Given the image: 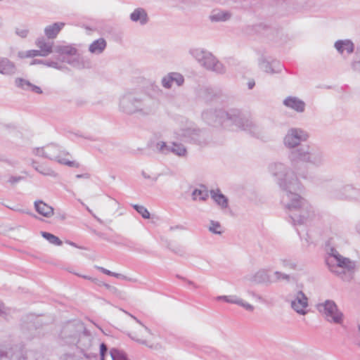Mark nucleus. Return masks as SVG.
Listing matches in <instances>:
<instances>
[{"mask_svg": "<svg viewBox=\"0 0 360 360\" xmlns=\"http://www.w3.org/2000/svg\"><path fill=\"white\" fill-rule=\"evenodd\" d=\"M311 164L309 159H292L291 167L280 162L270 166L271 173L276 177L278 184L283 191L282 203L300 195L297 192L302 189V185L297 175L307 178V169Z\"/></svg>", "mask_w": 360, "mask_h": 360, "instance_id": "nucleus-1", "label": "nucleus"}, {"mask_svg": "<svg viewBox=\"0 0 360 360\" xmlns=\"http://www.w3.org/2000/svg\"><path fill=\"white\" fill-rule=\"evenodd\" d=\"M288 210L289 217L294 225L305 224L315 215L314 210L309 202L300 195L282 203Z\"/></svg>", "mask_w": 360, "mask_h": 360, "instance_id": "nucleus-2", "label": "nucleus"}, {"mask_svg": "<svg viewBox=\"0 0 360 360\" xmlns=\"http://www.w3.org/2000/svg\"><path fill=\"white\" fill-rule=\"evenodd\" d=\"M124 313L130 316L136 322L139 324V326L134 327L129 333L128 335L133 340L139 342V344L146 345L150 349H158L161 348V345L160 344H150L149 342L146 339L147 335H153V333L151 330L146 326L140 320H139L136 317L129 314V312L122 310Z\"/></svg>", "mask_w": 360, "mask_h": 360, "instance_id": "nucleus-3", "label": "nucleus"}, {"mask_svg": "<svg viewBox=\"0 0 360 360\" xmlns=\"http://www.w3.org/2000/svg\"><path fill=\"white\" fill-rule=\"evenodd\" d=\"M329 255L330 257L327 259V264L331 271L337 274H345V270L350 271L354 269V262L340 255L335 249L331 248Z\"/></svg>", "mask_w": 360, "mask_h": 360, "instance_id": "nucleus-4", "label": "nucleus"}, {"mask_svg": "<svg viewBox=\"0 0 360 360\" xmlns=\"http://www.w3.org/2000/svg\"><path fill=\"white\" fill-rule=\"evenodd\" d=\"M74 345L77 346L86 359H90L96 356V344L93 336L86 328L85 332H83L79 336Z\"/></svg>", "mask_w": 360, "mask_h": 360, "instance_id": "nucleus-5", "label": "nucleus"}, {"mask_svg": "<svg viewBox=\"0 0 360 360\" xmlns=\"http://www.w3.org/2000/svg\"><path fill=\"white\" fill-rule=\"evenodd\" d=\"M318 310L325 315V319L327 321L336 324L342 323L344 315L339 310L334 301L328 300L323 303L319 304L318 305Z\"/></svg>", "mask_w": 360, "mask_h": 360, "instance_id": "nucleus-6", "label": "nucleus"}, {"mask_svg": "<svg viewBox=\"0 0 360 360\" xmlns=\"http://www.w3.org/2000/svg\"><path fill=\"white\" fill-rule=\"evenodd\" d=\"M86 327L79 321L67 323L62 328L60 336L68 344H75L79 336L85 332Z\"/></svg>", "mask_w": 360, "mask_h": 360, "instance_id": "nucleus-7", "label": "nucleus"}, {"mask_svg": "<svg viewBox=\"0 0 360 360\" xmlns=\"http://www.w3.org/2000/svg\"><path fill=\"white\" fill-rule=\"evenodd\" d=\"M0 360H26L22 347L17 345H0Z\"/></svg>", "mask_w": 360, "mask_h": 360, "instance_id": "nucleus-8", "label": "nucleus"}, {"mask_svg": "<svg viewBox=\"0 0 360 360\" xmlns=\"http://www.w3.org/2000/svg\"><path fill=\"white\" fill-rule=\"evenodd\" d=\"M308 139V134L302 129H291L284 139V143L289 148L298 146L302 141Z\"/></svg>", "mask_w": 360, "mask_h": 360, "instance_id": "nucleus-9", "label": "nucleus"}, {"mask_svg": "<svg viewBox=\"0 0 360 360\" xmlns=\"http://www.w3.org/2000/svg\"><path fill=\"white\" fill-rule=\"evenodd\" d=\"M308 306V298L302 290L297 292L291 301V307L299 314L305 315L308 312L306 309Z\"/></svg>", "mask_w": 360, "mask_h": 360, "instance_id": "nucleus-10", "label": "nucleus"}, {"mask_svg": "<svg viewBox=\"0 0 360 360\" xmlns=\"http://www.w3.org/2000/svg\"><path fill=\"white\" fill-rule=\"evenodd\" d=\"M248 280L255 284H261L264 283H271L272 281L269 278L268 270L265 269H259L254 274L248 276Z\"/></svg>", "mask_w": 360, "mask_h": 360, "instance_id": "nucleus-11", "label": "nucleus"}, {"mask_svg": "<svg viewBox=\"0 0 360 360\" xmlns=\"http://www.w3.org/2000/svg\"><path fill=\"white\" fill-rule=\"evenodd\" d=\"M211 198L221 208L226 209L229 206L228 198L221 193L219 189L210 191Z\"/></svg>", "mask_w": 360, "mask_h": 360, "instance_id": "nucleus-12", "label": "nucleus"}, {"mask_svg": "<svg viewBox=\"0 0 360 360\" xmlns=\"http://www.w3.org/2000/svg\"><path fill=\"white\" fill-rule=\"evenodd\" d=\"M34 207L37 212L46 217H50L53 214V208L41 200L36 201Z\"/></svg>", "mask_w": 360, "mask_h": 360, "instance_id": "nucleus-13", "label": "nucleus"}, {"mask_svg": "<svg viewBox=\"0 0 360 360\" xmlns=\"http://www.w3.org/2000/svg\"><path fill=\"white\" fill-rule=\"evenodd\" d=\"M64 25L65 23L63 22H56L51 25L47 26L44 30L46 37L49 39L56 38Z\"/></svg>", "mask_w": 360, "mask_h": 360, "instance_id": "nucleus-14", "label": "nucleus"}, {"mask_svg": "<svg viewBox=\"0 0 360 360\" xmlns=\"http://www.w3.org/2000/svg\"><path fill=\"white\" fill-rule=\"evenodd\" d=\"M284 104L286 106L291 108L297 112H302L304 109V103L302 101L293 97L287 98L284 101Z\"/></svg>", "mask_w": 360, "mask_h": 360, "instance_id": "nucleus-15", "label": "nucleus"}, {"mask_svg": "<svg viewBox=\"0 0 360 360\" xmlns=\"http://www.w3.org/2000/svg\"><path fill=\"white\" fill-rule=\"evenodd\" d=\"M335 48L341 53L344 52L352 53L354 49V45L350 41H338L335 44Z\"/></svg>", "mask_w": 360, "mask_h": 360, "instance_id": "nucleus-16", "label": "nucleus"}, {"mask_svg": "<svg viewBox=\"0 0 360 360\" xmlns=\"http://www.w3.org/2000/svg\"><path fill=\"white\" fill-rule=\"evenodd\" d=\"M344 193L347 194V197L352 200H360V190H358L351 185H347L343 188Z\"/></svg>", "mask_w": 360, "mask_h": 360, "instance_id": "nucleus-17", "label": "nucleus"}, {"mask_svg": "<svg viewBox=\"0 0 360 360\" xmlns=\"http://www.w3.org/2000/svg\"><path fill=\"white\" fill-rule=\"evenodd\" d=\"M36 45L41 52H46V56L49 55L53 50V43L46 41L44 39H39L36 41Z\"/></svg>", "mask_w": 360, "mask_h": 360, "instance_id": "nucleus-18", "label": "nucleus"}, {"mask_svg": "<svg viewBox=\"0 0 360 360\" xmlns=\"http://www.w3.org/2000/svg\"><path fill=\"white\" fill-rule=\"evenodd\" d=\"M106 46V42L103 39H99L94 41L89 46V51L91 53H101Z\"/></svg>", "mask_w": 360, "mask_h": 360, "instance_id": "nucleus-19", "label": "nucleus"}, {"mask_svg": "<svg viewBox=\"0 0 360 360\" xmlns=\"http://www.w3.org/2000/svg\"><path fill=\"white\" fill-rule=\"evenodd\" d=\"M131 19L133 21L140 20L141 23H146L147 21V14L143 9L137 8L131 14Z\"/></svg>", "mask_w": 360, "mask_h": 360, "instance_id": "nucleus-20", "label": "nucleus"}, {"mask_svg": "<svg viewBox=\"0 0 360 360\" xmlns=\"http://www.w3.org/2000/svg\"><path fill=\"white\" fill-rule=\"evenodd\" d=\"M19 58L23 59V58H34L37 56H41L45 57L46 56V52H41V50H30L27 51H22L18 53Z\"/></svg>", "mask_w": 360, "mask_h": 360, "instance_id": "nucleus-21", "label": "nucleus"}, {"mask_svg": "<svg viewBox=\"0 0 360 360\" xmlns=\"http://www.w3.org/2000/svg\"><path fill=\"white\" fill-rule=\"evenodd\" d=\"M41 236L51 244L55 245H61L63 244L62 240L58 237L52 233L42 231Z\"/></svg>", "mask_w": 360, "mask_h": 360, "instance_id": "nucleus-22", "label": "nucleus"}, {"mask_svg": "<svg viewBox=\"0 0 360 360\" xmlns=\"http://www.w3.org/2000/svg\"><path fill=\"white\" fill-rule=\"evenodd\" d=\"M56 51L61 55L66 54L70 56L75 55L77 53L76 49L70 45L58 46Z\"/></svg>", "mask_w": 360, "mask_h": 360, "instance_id": "nucleus-23", "label": "nucleus"}, {"mask_svg": "<svg viewBox=\"0 0 360 360\" xmlns=\"http://www.w3.org/2000/svg\"><path fill=\"white\" fill-rule=\"evenodd\" d=\"M37 162L34 160L32 161V165L37 171L44 175L56 176V173L50 169H47L41 165H37Z\"/></svg>", "mask_w": 360, "mask_h": 360, "instance_id": "nucleus-24", "label": "nucleus"}, {"mask_svg": "<svg viewBox=\"0 0 360 360\" xmlns=\"http://www.w3.org/2000/svg\"><path fill=\"white\" fill-rule=\"evenodd\" d=\"M197 196L199 197L200 200L205 201L208 198V192L205 190L195 189L192 193L193 200H195Z\"/></svg>", "mask_w": 360, "mask_h": 360, "instance_id": "nucleus-25", "label": "nucleus"}, {"mask_svg": "<svg viewBox=\"0 0 360 360\" xmlns=\"http://www.w3.org/2000/svg\"><path fill=\"white\" fill-rule=\"evenodd\" d=\"M112 360H128L126 355L119 349L112 348L110 351Z\"/></svg>", "mask_w": 360, "mask_h": 360, "instance_id": "nucleus-26", "label": "nucleus"}, {"mask_svg": "<svg viewBox=\"0 0 360 360\" xmlns=\"http://www.w3.org/2000/svg\"><path fill=\"white\" fill-rule=\"evenodd\" d=\"M18 85L22 86V87H25V86H29L30 87V89L37 93V94H41L42 93V91L40 87L37 86H35V85H32L29 82L27 81H25L22 79H18Z\"/></svg>", "mask_w": 360, "mask_h": 360, "instance_id": "nucleus-27", "label": "nucleus"}, {"mask_svg": "<svg viewBox=\"0 0 360 360\" xmlns=\"http://www.w3.org/2000/svg\"><path fill=\"white\" fill-rule=\"evenodd\" d=\"M221 226L219 221H210V225L209 226V231L214 234L221 235L222 231H221Z\"/></svg>", "mask_w": 360, "mask_h": 360, "instance_id": "nucleus-28", "label": "nucleus"}, {"mask_svg": "<svg viewBox=\"0 0 360 360\" xmlns=\"http://www.w3.org/2000/svg\"><path fill=\"white\" fill-rule=\"evenodd\" d=\"M132 206L134 209L142 216L143 218L149 219L150 217L149 212L144 206L139 205H133Z\"/></svg>", "mask_w": 360, "mask_h": 360, "instance_id": "nucleus-29", "label": "nucleus"}, {"mask_svg": "<svg viewBox=\"0 0 360 360\" xmlns=\"http://www.w3.org/2000/svg\"><path fill=\"white\" fill-rule=\"evenodd\" d=\"M281 263L284 268L291 270L297 269V264L291 259H283L281 260Z\"/></svg>", "mask_w": 360, "mask_h": 360, "instance_id": "nucleus-30", "label": "nucleus"}, {"mask_svg": "<svg viewBox=\"0 0 360 360\" xmlns=\"http://www.w3.org/2000/svg\"><path fill=\"white\" fill-rule=\"evenodd\" d=\"M274 275L275 276V279L274 281H271L273 282H278L281 280H285L286 281H290V276L288 274H283L281 271H276L274 273Z\"/></svg>", "mask_w": 360, "mask_h": 360, "instance_id": "nucleus-31", "label": "nucleus"}, {"mask_svg": "<svg viewBox=\"0 0 360 360\" xmlns=\"http://www.w3.org/2000/svg\"><path fill=\"white\" fill-rule=\"evenodd\" d=\"M58 162L61 165H65L70 167H79V163L76 160H69L68 159H58Z\"/></svg>", "mask_w": 360, "mask_h": 360, "instance_id": "nucleus-32", "label": "nucleus"}, {"mask_svg": "<svg viewBox=\"0 0 360 360\" xmlns=\"http://www.w3.org/2000/svg\"><path fill=\"white\" fill-rule=\"evenodd\" d=\"M4 67L0 65V72L3 74H8L13 69V65L8 61L4 62Z\"/></svg>", "mask_w": 360, "mask_h": 360, "instance_id": "nucleus-33", "label": "nucleus"}, {"mask_svg": "<svg viewBox=\"0 0 360 360\" xmlns=\"http://www.w3.org/2000/svg\"><path fill=\"white\" fill-rule=\"evenodd\" d=\"M103 286L105 287V288L108 289L112 294L119 297H121L122 292L119 290L116 287L110 285L108 283L103 284Z\"/></svg>", "mask_w": 360, "mask_h": 360, "instance_id": "nucleus-34", "label": "nucleus"}, {"mask_svg": "<svg viewBox=\"0 0 360 360\" xmlns=\"http://www.w3.org/2000/svg\"><path fill=\"white\" fill-rule=\"evenodd\" d=\"M170 76L172 77L174 83H176L178 86L181 85L184 83V78L181 75L177 73H172L170 74Z\"/></svg>", "mask_w": 360, "mask_h": 360, "instance_id": "nucleus-35", "label": "nucleus"}, {"mask_svg": "<svg viewBox=\"0 0 360 360\" xmlns=\"http://www.w3.org/2000/svg\"><path fill=\"white\" fill-rule=\"evenodd\" d=\"M172 151L177 155L183 156L186 154V150L181 145H174Z\"/></svg>", "mask_w": 360, "mask_h": 360, "instance_id": "nucleus-36", "label": "nucleus"}, {"mask_svg": "<svg viewBox=\"0 0 360 360\" xmlns=\"http://www.w3.org/2000/svg\"><path fill=\"white\" fill-rule=\"evenodd\" d=\"M77 356L73 354L65 353L60 356V360H80Z\"/></svg>", "mask_w": 360, "mask_h": 360, "instance_id": "nucleus-37", "label": "nucleus"}, {"mask_svg": "<svg viewBox=\"0 0 360 360\" xmlns=\"http://www.w3.org/2000/svg\"><path fill=\"white\" fill-rule=\"evenodd\" d=\"M162 84L163 86L166 88H169L172 86V84H174V81H172V78L170 76V75H169L167 77H165L162 79Z\"/></svg>", "mask_w": 360, "mask_h": 360, "instance_id": "nucleus-38", "label": "nucleus"}, {"mask_svg": "<svg viewBox=\"0 0 360 360\" xmlns=\"http://www.w3.org/2000/svg\"><path fill=\"white\" fill-rule=\"evenodd\" d=\"M238 305L243 307V308H245L246 310H248L249 311H252L255 309L252 304L245 302L241 299H240V300H239Z\"/></svg>", "mask_w": 360, "mask_h": 360, "instance_id": "nucleus-39", "label": "nucleus"}, {"mask_svg": "<svg viewBox=\"0 0 360 360\" xmlns=\"http://www.w3.org/2000/svg\"><path fill=\"white\" fill-rule=\"evenodd\" d=\"M108 352V347L105 343H101L100 345V355L101 360H104V356Z\"/></svg>", "mask_w": 360, "mask_h": 360, "instance_id": "nucleus-40", "label": "nucleus"}, {"mask_svg": "<svg viewBox=\"0 0 360 360\" xmlns=\"http://www.w3.org/2000/svg\"><path fill=\"white\" fill-rule=\"evenodd\" d=\"M112 276L118 278H122V279L127 280L128 281H131V282H136V280L134 279V278H128L127 276H124L123 274H118V273L113 272Z\"/></svg>", "mask_w": 360, "mask_h": 360, "instance_id": "nucleus-41", "label": "nucleus"}, {"mask_svg": "<svg viewBox=\"0 0 360 360\" xmlns=\"http://www.w3.org/2000/svg\"><path fill=\"white\" fill-rule=\"evenodd\" d=\"M228 297H229V298H228V303L236 304L238 305L240 298H238L236 295H230V296H228Z\"/></svg>", "mask_w": 360, "mask_h": 360, "instance_id": "nucleus-42", "label": "nucleus"}, {"mask_svg": "<svg viewBox=\"0 0 360 360\" xmlns=\"http://www.w3.org/2000/svg\"><path fill=\"white\" fill-rule=\"evenodd\" d=\"M248 293L249 295H250L251 296H252L253 297L256 298L257 300H259L260 302H264V300L263 299V297L261 295L256 294L255 292H253L252 290H248Z\"/></svg>", "mask_w": 360, "mask_h": 360, "instance_id": "nucleus-43", "label": "nucleus"}, {"mask_svg": "<svg viewBox=\"0 0 360 360\" xmlns=\"http://www.w3.org/2000/svg\"><path fill=\"white\" fill-rule=\"evenodd\" d=\"M21 179V176H11L8 180V182L11 183V184H15L18 183L19 181H20Z\"/></svg>", "mask_w": 360, "mask_h": 360, "instance_id": "nucleus-44", "label": "nucleus"}, {"mask_svg": "<svg viewBox=\"0 0 360 360\" xmlns=\"http://www.w3.org/2000/svg\"><path fill=\"white\" fill-rule=\"evenodd\" d=\"M96 268L100 270L101 272H103V274H106V275H108V276H112V274H113V272L106 269H104L103 267H101V266H96Z\"/></svg>", "mask_w": 360, "mask_h": 360, "instance_id": "nucleus-45", "label": "nucleus"}, {"mask_svg": "<svg viewBox=\"0 0 360 360\" xmlns=\"http://www.w3.org/2000/svg\"><path fill=\"white\" fill-rule=\"evenodd\" d=\"M7 314L6 309L4 304H0V315L6 316Z\"/></svg>", "mask_w": 360, "mask_h": 360, "instance_id": "nucleus-46", "label": "nucleus"}, {"mask_svg": "<svg viewBox=\"0 0 360 360\" xmlns=\"http://www.w3.org/2000/svg\"><path fill=\"white\" fill-rule=\"evenodd\" d=\"M228 298H229V297L226 295H220V296L217 297L216 300L218 301L223 300L226 302H228Z\"/></svg>", "mask_w": 360, "mask_h": 360, "instance_id": "nucleus-47", "label": "nucleus"}, {"mask_svg": "<svg viewBox=\"0 0 360 360\" xmlns=\"http://www.w3.org/2000/svg\"><path fill=\"white\" fill-rule=\"evenodd\" d=\"M176 229L184 230V227L182 225H176L175 226H171L169 228L170 231H174V230H176Z\"/></svg>", "mask_w": 360, "mask_h": 360, "instance_id": "nucleus-48", "label": "nucleus"}, {"mask_svg": "<svg viewBox=\"0 0 360 360\" xmlns=\"http://www.w3.org/2000/svg\"><path fill=\"white\" fill-rule=\"evenodd\" d=\"M92 282H94V283L99 286H103V284H106L105 283H103V281H101L96 278L92 279Z\"/></svg>", "mask_w": 360, "mask_h": 360, "instance_id": "nucleus-49", "label": "nucleus"}, {"mask_svg": "<svg viewBox=\"0 0 360 360\" xmlns=\"http://www.w3.org/2000/svg\"><path fill=\"white\" fill-rule=\"evenodd\" d=\"M17 33L22 37H25L27 35V31L26 30H21L20 32L18 31Z\"/></svg>", "mask_w": 360, "mask_h": 360, "instance_id": "nucleus-50", "label": "nucleus"}, {"mask_svg": "<svg viewBox=\"0 0 360 360\" xmlns=\"http://www.w3.org/2000/svg\"><path fill=\"white\" fill-rule=\"evenodd\" d=\"M87 210H88V211H89V212L93 215V216H94V218H95V219H96L99 223L103 224V221H102L101 219H99L98 217H97L95 214H94L92 213V211H91L89 208H88V207H87Z\"/></svg>", "mask_w": 360, "mask_h": 360, "instance_id": "nucleus-51", "label": "nucleus"}, {"mask_svg": "<svg viewBox=\"0 0 360 360\" xmlns=\"http://www.w3.org/2000/svg\"><path fill=\"white\" fill-rule=\"evenodd\" d=\"M229 18V15L228 14H223L222 16H219L218 18L219 20H226L227 18Z\"/></svg>", "mask_w": 360, "mask_h": 360, "instance_id": "nucleus-52", "label": "nucleus"}, {"mask_svg": "<svg viewBox=\"0 0 360 360\" xmlns=\"http://www.w3.org/2000/svg\"><path fill=\"white\" fill-rule=\"evenodd\" d=\"M188 283L189 285H193L195 288H197L198 286L195 285V283L191 281H188Z\"/></svg>", "mask_w": 360, "mask_h": 360, "instance_id": "nucleus-53", "label": "nucleus"}, {"mask_svg": "<svg viewBox=\"0 0 360 360\" xmlns=\"http://www.w3.org/2000/svg\"><path fill=\"white\" fill-rule=\"evenodd\" d=\"M70 245L78 248V246L73 242H68Z\"/></svg>", "mask_w": 360, "mask_h": 360, "instance_id": "nucleus-54", "label": "nucleus"}, {"mask_svg": "<svg viewBox=\"0 0 360 360\" xmlns=\"http://www.w3.org/2000/svg\"><path fill=\"white\" fill-rule=\"evenodd\" d=\"M82 277H83L84 278H85V279H89V280H90V281H92V279H94L93 278H91V277H89V276H83Z\"/></svg>", "mask_w": 360, "mask_h": 360, "instance_id": "nucleus-55", "label": "nucleus"}, {"mask_svg": "<svg viewBox=\"0 0 360 360\" xmlns=\"http://www.w3.org/2000/svg\"><path fill=\"white\" fill-rule=\"evenodd\" d=\"M356 230L360 233V223L356 226Z\"/></svg>", "mask_w": 360, "mask_h": 360, "instance_id": "nucleus-56", "label": "nucleus"}, {"mask_svg": "<svg viewBox=\"0 0 360 360\" xmlns=\"http://www.w3.org/2000/svg\"><path fill=\"white\" fill-rule=\"evenodd\" d=\"M142 174L145 178H149V176H147L144 172H142Z\"/></svg>", "mask_w": 360, "mask_h": 360, "instance_id": "nucleus-57", "label": "nucleus"}, {"mask_svg": "<svg viewBox=\"0 0 360 360\" xmlns=\"http://www.w3.org/2000/svg\"><path fill=\"white\" fill-rule=\"evenodd\" d=\"M76 176H77V178H82L83 176V175L77 174Z\"/></svg>", "mask_w": 360, "mask_h": 360, "instance_id": "nucleus-58", "label": "nucleus"}, {"mask_svg": "<svg viewBox=\"0 0 360 360\" xmlns=\"http://www.w3.org/2000/svg\"><path fill=\"white\" fill-rule=\"evenodd\" d=\"M249 86H250V88H252L254 86V83H252V84L250 83Z\"/></svg>", "mask_w": 360, "mask_h": 360, "instance_id": "nucleus-59", "label": "nucleus"}, {"mask_svg": "<svg viewBox=\"0 0 360 360\" xmlns=\"http://www.w3.org/2000/svg\"><path fill=\"white\" fill-rule=\"evenodd\" d=\"M358 329H359V332H360V325H359V326H358Z\"/></svg>", "mask_w": 360, "mask_h": 360, "instance_id": "nucleus-60", "label": "nucleus"}]
</instances>
